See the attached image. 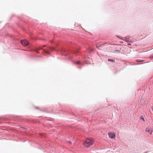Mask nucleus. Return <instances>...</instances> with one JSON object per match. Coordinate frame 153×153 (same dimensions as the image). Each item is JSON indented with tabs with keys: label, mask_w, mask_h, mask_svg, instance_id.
I'll list each match as a JSON object with an SVG mask.
<instances>
[{
	"label": "nucleus",
	"mask_w": 153,
	"mask_h": 153,
	"mask_svg": "<svg viewBox=\"0 0 153 153\" xmlns=\"http://www.w3.org/2000/svg\"><path fill=\"white\" fill-rule=\"evenodd\" d=\"M94 143V141L91 139L87 138L83 143L84 146L86 147H88L92 145Z\"/></svg>",
	"instance_id": "f257e3e1"
},
{
	"label": "nucleus",
	"mask_w": 153,
	"mask_h": 153,
	"mask_svg": "<svg viewBox=\"0 0 153 153\" xmlns=\"http://www.w3.org/2000/svg\"><path fill=\"white\" fill-rule=\"evenodd\" d=\"M21 43L22 45L24 46H27L29 44L28 42L26 40H21Z\"/></svg>",
	"instance_id": "f03ea898"
},
{
	"label": "nucleus",
	"mask_w": 153,
	"mask_h": 153,
	"mask_svg": "<svg viewBox=\"0 0 153 153\" xmlns=\"http://www.w3.org/2000/svg\"><path fill=\"white\" fill-rule=\"evenodd\" d=\"M109 137L111 139L114 138L116 137L115 134L112 132H110L108 134Z\"/></svg>",
	"instance_id": "7ed1b4c3"
},
{
	"label": "nucleus",
	"mask_w": 153,
	"mask_h": 153,
	"mask_svg": "<svg viewBox=\"0 0 153 153\" xmlns=\"http://www.w3.org/2000/svg\"><path fill=\"white\" fill-rule=\"evenodd\" d=\"M146 132H148L150 134H151L153 131L152 128L148 127L146 128Z\"/></svg>",
	"instance_id": "20e7f679"
},
{
	"label": "nucleus",
	"mask_w": 153,
	"mask_h": 153,
	"mask_svg": "<svg viewBox=\"0 0 153 153\" xmlns=\"http://www.w3.org/2000/svg\"><path fill=\"white\" fill-rule=\"evenodd\" d=\"M43 53H46L48 54L49 53V52L48 51H47L45 49H43Z\"/></svg>",
	"instance_id": "39448f33"
},
{
	"label": "nucleus",
	"mask_w": 153,
	"mask_h": 153,
	"mask_svg": "<svg viewBox=\"0 0 153 153\" xmlns=\"http://www.w3.org/2000/svg\"><path fill=\"white\" fill-rule=\"evenodd\" d=\"M80 63V62L79 61H78L77 62H75L74 63H75V64L77 65V64H79Z\"/></svg>",
	"instance_id": "423d86ee"
},
{
	"label": "nucleus",
	"mask_w": 153,
	"mask_h": 153,
	"mask_svg": "<svg viewBox=\"0 0 153 153\" xmlns=\"http://www.w3.org/2000/svg\"><path fill=\"white\" fill-rule=\"evenodd\" d=\"M108 61H111V62H114V60L113 61L112 60V59H108Z\"/></svg>",
	"instance_id": "0eeeda50"
},
{
	"label": "nucleus",
	"mask_w": 153,
	"mask_h": 153,
	"mask_svg": "<svg viewBox=\"0 0 153 153\" xmlns=\"http://www.w3.org/2000/svg\"><path fill=\"white\" fill-rule=\"evenodd\" d=\"M49 49L50 50H54V48L50 47Z\"/></svg>",
	"instance_id": "6e6552de"
},
{
	"label": "nucleus",
	"mask_w": 153,
	"mask_h": 153,
	"mask_svg": "<svg viewBox=\"0 0 153 153\" xmlns=\"http://www.w3.org/2000/svg\"><path fill=\"white\" fill-rule=\"evenodd\" d=\"M140 118L143 120V121H145V120H144V118H143V117L141 116Z\"/></svg>",
	"instance_id": "1a4fd4ad"
},
{
	"label": "nucleus",
	"mask_w": 153,
	"mask_h": 153,
	"mask_svg": "<svg viewBox=\"0 0 153 153\" xmlns=\"http://www.w3.org/2000/svg\"><path fill=\"white\" fill-rule=\"evenodd\" d=\"M42 48H41L40 47H39V50L40 49H42Z\"/></svg>",
	"instance_id": "9d476101"
},
{
	"label": "nucleus",
	"mask_w": 153,
	"mask_h": 153,
	"mask_svg": "<svg viewBox=\"0 0 153 153\" xmlns=\"http://www.w3.org/2000/svg\"><path fill=\"white\" fill-rule=\"evenodd\" d=\"M69 142L70 143H71V141H69Z\"/></svg>",
	"instance_id": "9b49d317"
},
{
	"label": "nucleus",
	"mask_w": 153,
	"mask_h": 153,
	"mask_svg": "<svg viewBox=\"0 0 153 153\" xmlns=\"http://www.w3.org/2000/svg\"><path fill=\"white\" fill-rule=\"evenodd\" d=\"M45 45H44V46H43V47H45Z\"/></svg>",
	"instance_id": "f8f14e48"
},
{
	"label": "nucleus",
	"mask_w": 153,
	"mask_h": 153,
	"mask_svg": "<svg viewBox=\"0 0 153 153\" xmlns=\"http://www.w3.org/2000/svg\"><path fill=\"white\" fill-rule=\"evenodd\" d=\"M106 43H105V44H106ZM105 44V43L102 44V45H104V44Z\"/></svg>",
	"instance_id": "ddd939ff"
},
{
	"label": "nucleus",
	"mask_w": 153,
	"mask_h": 153,
	"mask_svg": "<svg viewBox=\"0 0 153 153\" xmlns=\"http://www.w3.org/2000/svg\"><path fill=\"white\" fill-rule=\"evenodd\" d=\"M117 36V37L119 38V37L118 36Z\"/></svg>",
	"instance_id": "4468645a"
},
{
	"label": "nucleus",
	"mask_w": 153,
	"mask_h": 153,
	"mask_svg": "<svg viewBox=\"0 0 153 153\" xmlns=\"http://www.w3.org/2000/svg\"><path fill=\"white\" fill-rule=\"evenodd\" d=\"M142 101H143V102H144V101L143 100H142Z\"/></svg>",
	"instance_id": "2eb2a0df"
}]
</instances>
